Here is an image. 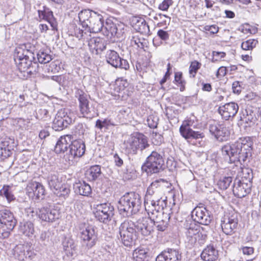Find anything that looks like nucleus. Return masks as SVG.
Listing matches in <instances>:
<instances>
[{"mask_svg":"<svg viewBox=\"0 0 261 261\" xmlns=\"http://www.w3.org/2000/svg\"><path fill=\"white\" fill-rule=\"evenodd\" d=\"M35 47L30 43L17 46L14 52V59L20 72H26L27 77L37 72L38 64L35 58Z\"/></svg>","mask_w":261,"mask_h":261,"instance_id":"obj_1","label":"nucleus"},{"mask_svg":"<svg viewBox=\"0 0 261 261\" xmlns=\"http://www.w3.org/2000/svg\"><path fill=\"white\" fill-rule=\"evenodd\" d=\"M252 144L249 137L240 138L233 144L223 146L222 153L224 158L230 162H234L236 159L244 162L251 155Z\"/></svg>","mask_w":261,"mask_h":261,"instance_id":"obj_2","label":"nucleus"},{"mask_svg":"<svg viewBox=\"0 0 261 261\" xmlns=\"http://www.w3.org/2000/svg\"><path fill=\"white\" fill-rule=\"evenodd\" d=\"M142 206L141 196L135 192L127 193L118 203V210L123 217H129L138 213Z\"/></svg>","mask_w":261,"mask_h":261,"instance_id":"obj_3","label":"nucleus"},{"mask_svg":"<svg viewBox=\"0 0 261 261\" xmlns=\"http://www.w3.org/2000/svg\"><path fill=\"white\" fill-rule=\"evenodd\" d=\"M164 156V152L163 151H152L142 166V170L148 175L163 171L165 168Z\"/></svg>","mask_w":261,"mask_h":261,"instance_id":"obj_4","label":"nucleus"},{"mask_svg":"<svg viewBox=\"0 0 261 261\" xmlns=\"http://www.w3.org/2000/svg\"><path fill=\"white\" fill-rule=\"evenodd\" d=\"M183 231L187 239L191 244H195L197 242L199 244L203 243L206 235L200 231L199 224L196 223L191 218H187L182 226Z\"/></svg>","mask_w":261,"mask_h":261,"instance_id":"obj_5","label":"nucleus"},{"mask_svg":"<svg viewBox=\"0 0 261 261\" xmlns=\"http://www.w3.org/2000/svg\"><path fill=\"white\" fill-rule=\"evenodd\" d=\"M247 176H244V171H242V176L236 179L233 188V193L235 196L243 198L248 195L251 191L252 175L246 169Z\"/></svg>","mask_w":261,"mask_h":261,"instance_id":"obj_6","label":"nucleus"},{"mask_svg":"<svg viewBox=\"0 0 261 261\" xmlns=\"http://www.w3.org/2000/svg\"><path fill=\"white\" fill-rule=\"evenodd\" d=\"M144 206L146 211H152L158 206L166 207L167 200L163 199L160 197L158 191L149 186L147 188L146 193L144 197Z\"/></svg>","mask_w":261,"mask_h":261,"instance_id":"obj_7","label":"nucleus"},{"mask_svg":"<svg viewBox=\"0 0 261 261\" xmlns=\"http://www.w3.org/2000/svg\"><path fill=\"white\" fill-rule=\"evenodd\" d=\"M13 214L9 210L0 211V237L8 238L16 224Z\"/></svg>","mask_w":261,"mask_h":261,"instance_id":"obj_8","label":"nucleus"},{"mask_svg":"<svg viewBox=\"0 0 261 261\" xmlns=\"http://www.w3.org/2000/svg\"><path fill=\"white\" fill-rule=\"evenodd\" d=\"M125 144L128 152L134 154H137L138 150L142 152L150 146L147 137L141 133L130 137Z\"/></svg>","mask_w":261,"mask_h":261,"instance_id":"obj_9","label":"nucleus"},{"mask_svg":"<svg viewBox=\"0 0 261 261\" xmlns=\"http://www.w3.org/2000/svg\"><path fill=\"white\" fill-rule=\"evenodd\" d=\"M75 96L77 98L79 102V110L82 117L92 119L96 115L94 107L90 106L89 96L83 90L77 89L75 93Z\"/></svg>","mask_w":261,"mask_h":261,"instance_id":"obj_10","label":"nucleus"},{"mask_svg":"<svg viewBox=\"0 0 261 261\" xmlns=\"http://www.w3.org/2000/svg\"><path fill=\"white\" fill-rule=\"evenodd\" d=\"M86 146L84 141L81 139L71 140V143L67 152L64 155V160L69 165L74 164V160L83 156L85 153Z\"/></svg>","mask_w":261,"mask_h":261,"instance_id":"obj_11","label":"nucleus"},{"mask_svg":"<svg viewBox=\"0 0 261 261\" xmlns=\"http://www.w3.org/2000/svg\"><path fill=\"white\" fill-rule=\"evenodd\" d=\"M73 115L67 109L58 111L53 122V128L61 131L67 127L73 121Z\"/></svg>","mask_w":261,"mask_h":261,"instance_id":"obj_12","label":"nucleus"},{"mask_svg":"<svg viewBox=\"0 0 261 261\" xmlns=\"http://www.w3.org/2000/svg\"><path fill=\"white\" fill-rule=\"evenodd\" d=\"M167 209L166 207H162L158 206L155 210L152 209V211H146L148 215L151 219L152 223H153V226H155L158 230L160 231H164L167 227L168 221L170 217L166 214V219H163L164 215L165 214V210Z\"/></svg>","mask_w":261,"mask_h":261,"instance_id":"obj_13","label":"nucleus"},{"mask_svg":"<svg viewBox=\"0 0 261 261\" xmlns=\"http://www.w3.org/2000/svg\"><path fill=\"white\" fill-rule=\"evenodd\" d=\"M239 224L238 214L233 211L226 213L221 221L223 232L227 235H231L237 230Z\"/></svg>","mask_w":261,"mask_h":261,"instance_id":"obj_14","label":"nucleus"},{"mask_svg":"<svg viewBox=\"0 0 261 261\" xmlns=\"http://www.w3.org/2000/svg\"><path fill=\"white\" fill-rule=\"evenodd\" d=\"M94 212L96 220L100 222L108 224L114 215V208L110 203H103L96 205Z\"/></svg>","mask_w":261,"mask_h":261,"instance_id":"obj_15","label":"nucleus"},{"mask_svg":"<svg viewBox=\"0 0 261 261\" xmlns=\"http://www.w3.org/2000/svg\"><path fill=\"white\" fill-rule=\"evenodd\" d=\"M81 243L85 250H89L93 247L97 241V234L94 228L88 226L80 231Z\"/></svg>","mask_w":261,"mask_h":261,"instance_id":"obj_16","label":"nucleus"},{"mask_svg":"<svg viewBox=\"0 0 261 261\" xmlns=\"http://www.w3.org/2000/svg\"><path fill=\"white\" fill-rule=\"evenodd\" d=\"M61 213L57 206H52L48 204H46L39 210L38 217L40 219L44 222H55L59 219Z\"/></svg>","mask_w":261,"mask_h":261,"instance_id":"obj_17","label":"nucleus"},{"mask_svg":"<svg viewBox=\"0 0 261 261\" xmlns=\"http://www.w3.org/2000/svg\"><path fill=\"white\" fill-rule=\"evenodd\" d=\"M107 62L115 68L123 69L125 70L129 68L128 61L121 58L119 54L114 50H108L106 54Z\"/></svg>","mask_w":261,"mask_h":261,"instance_id":"obj_18","label":"nucleus"},{"mask_svg":"<svg viewBox=\"0 0 261 261\" xmlns=\"http://www.w3.org/2000/svg\"><path fill=\"white\" fill-rule=\"evenodd\" d=\"M238 110V105L234 102H230L220 106L217 112L222 119L225 120H231L237 114Z\"/></svg>","mask_w":261,"mask_h":261,"instance_id":"obj_19","label":"nucleus"},{"mask_svg":"<svg viewBox=\"0 0 261 261\" xmlns=\"http://www.w3.org/2000/svg\"><path fill=\"white\" fill-rule=\"evenodd\" d=\"M191 218L196 223L204 225H208L211 223L212 219L204 207H196L191 212Z\"/></svg>","mask_w":261,"mask_h":261,"instance_id":"obj_20","label":"nucleus"},{"mask_svg":"<svg viewBox=\"0 0 261 261\" xmlns=\"http://www.w3.org/2000/svg\"><path fill=\"white\" fill-rule=\"evenodd\" d=\"M135 223L136 229L144 236H148L153 231V223L148 217L139 219Z\"/></svg>","mask_w":261,"mask_h":261,"instance_id":"obj_21","label":"nucleus"},{"mask_svg":"<svg viewBox=\"0 0 261 261\" xmlns=\"http://www.w3.org/2000/svg\"><path fill=\"white\" fill-rule=\"evenodd\" d=\"M191 120H189L186 124H182L179 128L181 135L186 139H197L203 137L202 133L198 131H194L190 126L196 128L195 125H192Z\"/></svg>","mask_w":261,"mask_h":261,"instance_id":"obj_22","label":"nucleus"},{"mask_svg":"<svg viewBox=\"0 0 261 261\" xmlns=\"http://www.w3.org/2000/svg\"><path fill=\"white\" fill-rule=\"evenodd\" d=\"M107 41L103 38L93 37L88 41L90 51L95 55H99L106 49Z\"/></svg>","mask_w":261,"mask_h":261,"instance_id":"obj_23","label":"nucleus"},{"mask_svg":"<svg viewBox=\"0 0 261 261\" xmlns=\"http://www.w3.org/2000/svg\"><path fill=\"white\" fill-rule=\"evenodd\" d=\"M230 134V124L228 123L223 122L215 126V131L213 132L216 139L220 142L226 141Z\"/></svg>","mask_w":261,"mask_h":261,"instance_id":"obj_24","label":"nucleus"},{"mask_svg":"<svg viewBox=\"0 0 261 261\" xmlns=\"http://www.w3.org/2000/svg\"><path fill=\"white\" fill-rule=\"evenodd\" d=\"M63 250L68 257H72L76 253L77 242L71 237H65L62 241Z\"/></svg>","mask_w":261,"mask_h":261,"instance_id":"obj_25","label":"nucleus"},{"mask_svg":"<svg viewBox=\"0 0 261 261\" xmlns=\"http://www.w3.org/2000/svg\"><path fill=\"white\" fill-rule=\"evenodd\" d=\"M73 137L71 135L61 136L58 140L55 146L54 150L57 153H67L71 143Z\"/></svg>","mask_w":261,"mask_h":261,"instance_id":"obj_26","label":"nucleus"},{"mask_svg":"<svg viewBox=\"0 0 261 261\" xmlns=\"http://www.w3.org/2000/svg\"><path fill=\"white\" fill-rule=\"evenodd\" d=\"M181 258V254L178 250L168 249L158 255L155 261H180Z\"/></svg>","mask_w":261,"mask_h":261,"instance_id":"obj_27","label":"nucleus"},{"mask_svg":"<svg viewBox=\"0 0 261 261\" xmlns=\"http://www.w3.org/2000/svg\"><path fill=\"white\" fill-rule=\"evenodd\" d=\"M132 25L137 32L145 35L150 34L149 27L143 17H132Z\"/></svg>","mask_w":261,"mask_h":261,"instance_id":"obj_28","label":"nucleus"},{"mask_svg":"<svg viewBox=\"0 0 261 261\" xmlns=\"http://www.w3.org/2000/svg\"><path fill=\"white\" fill-rule=\"evenodd\" d=\"M26 190L29 193H33L37 199L43 198L45 189L43 185L40 182L34 181L29 183L26 188Z\"/></svg>","mask_w":261,"mask_h":261,"instance_id":"obj_29","label":"nucleus"},{"mask_svg":"<svg viewBox=\"0 0 261 261\" xmlns=\"http://www.w3.org/2000/svg\"><path fill=\"white\" fill-rule=\"evenodd\" d=\"M121 242L126 247L132 246L135 244V241L137 239V231L136 228L126 231L125 232H119Z\"/></svg>","mask_w":261,"mask_h":261,"instance_id":"obj_30","label":"nucleus"},{"mask_svg":"<svg viewBox=\"0 0 261 261\" xmlns=\"http://www.w3.org/2000/svg\"><path fill=\"white\" fill-rule=\"evenodd\" d=\"M75 193L79 195L89 196L92 192L90 186L84 181H79L73 184Z\"/></svg>","mask_w":261,"mask_h":261,"instance_id":"obj_31","label":"nucleus"},{"mask_svg":"<svg viewBox=\"0 0 261 261\" xmlns=\"http://www.w3.org/2000/svg\"><path fill=\"white\" fill-rule=\"evenodd\" d=\"M93 18L94 17H88L87 18H85V17H77L76 19H74V21L81 24L83 28L87 29L88 32L91 30L95 31H96L97 22L92 23V21H93L92 18Z\"/></svg>","mask_w":261,"mask_h":261,"instance_id":"obj_32","label":"nucleus"},{"mask_svg":"<svg viewBox=\"0 0 261 261\" xmlns=\"http://www.w3.org/2000/svg\"><path fill=\"white\" fill-rule=\"evenodd\" d=\"M101 174V168L99 165L91 166L85 173L86 178L92 181L97 179Z\"/></svg>","mask_w":261,"mask_h":261,"instance_id":"obj_33","label":"nucleus"},{"mask_svg":"<svg viewBox=\"0 0 261 261\" xmlns=\"http://www.w3.org/2000/svg\"><path fill=\"white\" fill-rule=\"evenodd\" d=\"M19 231L25 236L32 237L35 232L33 223L31 221L21 222L19 225Z\"/></svg>","mask_w":261,"mask_h":261,"instance_id":"obj_34","label":"nucleus"},{"mask_svg":"<svg viewBox=\"0 0 261 261\" xmlns=\"http://www.w3.org/2000/svg\"><path fill=\"white\" fill-rule=\"evenodd\" d=\"M47 183L50 189L54 191L55 193L58 191L60 188L61 182L59 179L57 174H50L47 177Z\"/></svg>","mask_w":261,"mask_h":261,"instance_id":"obj_35","label":"nucleus"},{"mask_svg":"<svg viewBox=\"0 0 261 261\" xmlns=\"http://www.w3.org/2000/svg\"><path fill=\"white\" fill-rule=\"evenodd\" d=\"M50 51L46 49H41L36 54L37 63L46 64L52 60V56L50 54Z\"/></svg>","mask_w":261,"mask_h":261,"instance_id":"obj_36","label":"nucleus"},{"mask_svg":"<svg viewBox=\"0 0 261 261\" xmlns=\"http://www.w3.org/2000/svg\"><path fill=\"white\" fill-rule=\"evenodd\" d=\"M130 42L132 45H136L138 47L143 49L144 51H146L148 48V41L147 39L143 37H140L138 36H132L130 39Z\"/></svg>","mask_w":261,"mask_h":261,"instance_id":"obj_37","label":"nucleus"},{"mask_svg":"<svg viewBox=\"0 0 261 261\" xmlns=\"http://www.w3.org/2000/svg\"><path fill=\"white\" fill-rule=\"evenodd\" d=\"M0 196L5 197L8 202H11L15 199V197L11 190V187L9 185H4L0 190Z\"/></svg>","mask_w":261,"mask_h":261,"instance_id":"obj_38","label":"nucleus"},{"mask_svg":"<svg viewBox=\"0 0 261 261\" xmlns=\"http://www.w3.org/2000/svg\"><path fill=\"white\" fill-rule=\"evenodd\" d=\"M258 40L255 39H249L243 41L241 43V48L245 51H251L256 46Z\"/></svg>","mask_w":261,"mask_h":261,"instance_id":"obj_39","label":"nucleus"},{"mask_svg":"<svg viewBox=\"0 0 261 261\" xmlns=\"http://www.w3.org/2000/svg\"><path fill=\"white\" fill-rule=\"evenodd\" d=\"M128 84L126 80L123 79H118L116 81L114 86V90L116 93H122L128 86Z\"/></svg>","mask_w":261,"mask_h":261,"instance_id":"obj_40","label":"nucleus"},{"mask_svg":"<svg viewBox=\"0 0 261 261\" xmlns=\"http://www.w3.org/2000/svg\"><path fill=\"white\" fill-rule=\"evenodd\" d=\"M115 124L111 119H104L103 120L98 119L96 121L95 126L102 129L103 128L108 129L110 126H115Z\"/></svg>","mask_w":261,"mask_h":261,"instance_id":"obj_41","label":"nucleus"},{"mask_svg":"<svg viewBox=\"0 0 261 261\" xmlns=\"http://www.w3.org/2000/svg\"><path fill=\"white\" fill-rule=\"evenodd\" d=\"M98 261H109L112 257L110 251L101 248L97 252Z\"/></svg>","mask_w":261,"mask_h":261,"instance_id":"obj_42","label":"nucleus"},{"mask_svg":"<svg viewBox=\"0 0 261 261\" xmlns=\"http://www.w3.org/2000/svg\"><path fill=\"white\" fill-rule=\"evenodd\" d=\"M147 252L142 248L136 249L133 253V257L136 261H143L146 257Z\"/></svg>","mask_w":261,"mask_h":261,"instance_id":"obj_43","label":"nucleus"},{"mask_svg":"<svg viewBox=\"0 0 261 261\" xmlns=\"http://www.w3.org/2000/svg\"><path fill=\"white\" fill-rule=\"evenodd\" d=\"M135 226V223L132 221H124L121 224L119 228V232L129 231V230L136 228Z\"/></svg>","mask_w":261,"mask_h":261,"instance_id":"obj_44","label":"nucleus"},{"mask_svg":"<svg viewBox=\"0 0 261 261\" xmlns=\"http://www.w3.org/2000/svg\"><path fill=\"white\" fill-rule=\"evenodd\" d=\"M232 178L230 176L223 177L219 180L217 182L218 188L221 190L227 189L231 183Z\"/></svg>","mask_w":261,"mask_h":261,"instance_id":"obj_45","label":"nucleus"},{"mask_svg":"<svg viewBox=\"0 0 261 261\" xmlns=\"http://www.w3.org/2000/svg\"><path fill=\"white\" fill-rule=\"evenodd\" d=\"M38 13L39 16H53V11L46 5H40Z\"/></svg>","mask_w":261,"mask_h":261,"instance_id":"obj_46","label":"nucleus"},{"mask_svg":"<svg viewBox=\"0 0 261 261\" xmlns=\"http://www.w3.org/2000/svg\"><path fill=\"white\" fill-rule=\"evenodd\" d=\"M174 81L180 87V90L183 91L185 89L186 82L182 79V74L181 72L175 73Z\"/></svg>","mask_w":261,"mask_h":261,"instance_id":"obj_47","label":"nucleus"},{"mask_svg":"<svg viewBox=\"0 0 261 261\" xmlns=\"http://www.w3.org/2000/svg\"><path fill=\"white\" fill-rule=\"evenodd\" d=\"M201 257L204 261H212V246L209 245L203 250Z\"/></svg>","mask_w":261,"mask_h":261,"instance_id":"obj_48","label":"nucleus"},{"mask_svg":"<svg viewBox=\"0 0 261 261\" xmlns=\"http://www.w3.org/2000/svg\"><path fill=\"white\" fill-rule=\"evenodd\" d=\"M201 67V63L197 61H194L191 63L189 67V74L190 77H194L197 71Z\"/></svg>","mask_w":261,"mask_h":261,"instance_id":"obj_49","label":"nucleus"},{"mask_svg":"<svg viewBox=\"0 0 261 261\" xmlns=\"http://www.w3.org/2000/svg\"><path fill=\"white\" fill-rule=\"evenodd\" d=\"M20 251V253L19 254L18 259L19 260H24L25 258L31 257L33 254V252L32 251H27L26 253L24 251V247L23 246H17L16 248L15 252L18 253V250Z\"/></svg>","mask_w":261,"mask_h":261,"instance_id":"obj_50","label":"nucleus"},{"mask_svg":"<svg viewBox=\"0 0 261 261\" xmlns=\"http://www.w3.org/2000/svg\"><path fill=\"white\" fill-rule=\"evenodd\" d=\"M10 149L7 142H2V144L0 145V156L5 158L9 156Z\"/></svg>","mask_w":261,"mask_h":261,"instance_id":"obj_51","label":"nucleus"},{"mask_svg":"<svg viewBox=\"0 0 261 261\" xmlns=\"http://www.w3.org/2000/svg\"><path fill=\"white\" fill-rule=\"evenodd\" d=\"M105 29L111 34V37H119V34L117 32V28L114 23H111L105 26Z\"/></svg>","mask_w":261,"mask_h":261,"instance_id":"obj_52","label":"nucleus"},{"mask_svg":"<svg viewBox=\"0 0 261 261\" xmlns=\"http://www.w3.org/2000/svg\"><path fill=\"white\" fill-rule=\"evenodd\" d=\"M60 70V67L58 61L52 62L46 68L48 73L51 72L55 73L58 72Z\"/></svg>","mask_w":261,"mask_h":261,"instance_id":"obj_53","label":"nucleus"},{"mask_svg":"<svg viewBox=\"0 0 261 261\" xmlns=\"http://www.w3.org/2000/svg\"><path fill=\"white\" fill-rule=\"evenodd\" d=\"M38 242L41 245L46 246L49 243V236L45 231H41L38 239Z\"/></svg>","mask_w":261,"mask_h":261,"instance_id":"obj_54","label":"nucleus"},{"mask_svg":"<svg viewBox=\"0 0 261 261\" xmlns=\"http://www.w3.org/2000/svg\"><path fill=\"white\" fill-rule=\"evenodd\" d=\"M158 119L153 115H149L146 120L147 124L151 128H155L158 125Z\"/></svg>","mask_w":261,"mask_h":261,"instance_id":"obj_55","label":"nucleus"},{"mask_svg":"<svg viewBox=\"0 0 261 261\" xmlns=\"http://www.w3.org/2000/svg\"><path fill=\"white\" fill-rule=\"evenodd\" d=\"M102 18H103V17L102 18H99L98 19V20H97V28H96V31H100V30H101L102 29V28H105V26H106L107 24L109 25L111 23H114L112 22V21L110 19H109V18H108L106 20V22H105V23H104L103 19Z\"/></svg>","mask_w":261,"mask_h":261,"instance_id":"obj_56","label":"nucleus"},{"mask_svg":"<svg viewBox=\"0 0 261 261\" xmlns=\"http://www.w3.org/2000/svg\"><path fill=\"white\" fill-rule=\"evenodd\" d=\"M226 56V53L224 51H213V62L220 61Z\"/></svg>","mask_w":261,"mask_h":261,"instance_id":"obj_57","label":"nucleus"},{"mask_svg":"<svg viewBox=\"0 0 261 261\" xmlns=\"http://www.w3.org/2000/svg\"><path fill=\"white\" fill-rule=\"evenodd\" d=\"M173 3L172 0H164L161 4H160L159 8L163 11L167 10L170 6Z\"/></svg>","mask_w":261,"mask_h":261,"instance_id":"obj_58","label":"nucleus"},{"mask_svg":"<svg viewBox=\"0 0 261 261\" xmlns=\"http://www.w3.org/2000/svg\"><path fill=\"white\" fill-rule=\"evenodd\" d=\"M227 71L226 67L221 66L219 67L216 74L217 77L221 79L226 74Z\"/></svg>","mask_w":261,"mask_h":261,"instance_id":"obj_59","label":"nucleus"},{"mask_svg":"<svg viewBox=\"0 0 261 261\" xmlns=\"http://www.w3.org/2000/svg\"><path fill=\"white\" fill-rule=\"evenodd\" d=\"M43 18L44 17H43ZM53 30L57 31L58 24L55 17H45Z\"/></svg>","mask_w":261,"mask_h":261,"instance_id":"obj_60","label":"nucleus"},{"mask_svg":"<svg viewBox=\"0 0 261 261\" xmlns=\"http://www.w3.org/2000/svg\"><path fill=\"white\" fill-rule=\"evenodd\" d=\"M74 132L75 134H77L79 136L83 135L85 132L83 124L82 123H78L77 125H76L75 126Z\"/></svg>","mask_w":261,"mask_h":261,"instance_id":"obj_61","label":"nucleus"},{"mask_svg":"<svg viewBox=\"0 0 261 261\" xmlns=\"http://www.w3.org/2000/svg\"><path fill=\"white\" fill-rule=\"evenodd\" d=\"M87 35L86 32H84L82 29L80 28L77 29L75 31V35L76 38L79 40L85 39V36Z\"/></svg>","mask_w":261,"mask_h":261,"instance_id":"obj_62","label":"nucleus"},{"mask_svg":"<svg viewBox=\"0 0 261 261\" xmlns=\"http://www.w3.org/2000/svg\"><path fill=\"white\" fill-rule=\"evenodd\" d=\"M158 36L163 40L166 41L169 39V35L167 32L160 29L158 32Z\"/></svg>","mask_w":261,"mask_h":261,"instance_id":"obj_63","label":"nucleus"},{"mask_svg":"<svg viewBox=\"0 0 261 261\" xmlns=\"http://www.w3.org/2000/svg\"><path fill=\"white\" fill-rule=\"evenodd\" d=\"M113 160L115 165L117 167H121L123 164L122 159L117 153L114 155Z\"/></svg>","mask_w":261,"mask_h":261,"instance_id":"obj_64","label":"nucleus"}]
</instances>
